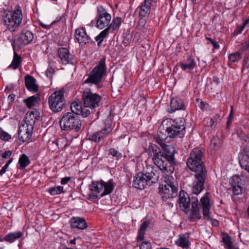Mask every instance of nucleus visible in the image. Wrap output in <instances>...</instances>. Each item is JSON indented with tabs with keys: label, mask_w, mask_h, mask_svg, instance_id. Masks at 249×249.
<instances>
[{
	"label": "nucleus",
	"mask_w": 249,
	"mask_h": 249,
	"mask_svg": "<svg viewBox=\"0 0 249 249\" xmlns=\"http://www.w3.org/2000/svg\"><path fill=\"white\" fill-rule=\"evenodd\" d=\"M163 150L164 153L159 146L151 143L147 149L148 159H151L158 168H166L164 170L171 173L175 165V147L171 145H165Z\"/></svg>",
	"instance_id": "f257e3e1"
},
{
	"label": "nucleus",
	"mask_w": 249,
	"mask_h": 249,
	"mask_svg": "<svg viewBox=\"0 0 249 249\" xmlns=\"http://www.w3.org/2000/svg\"><path fill=\"white\" fill-rule=\"evenodd\" d=\"M144 172H140L136 175L133 178V186L138 189H144L151 182L156 183L160 180V172L155 167L151 166H146Z\"/></svg>",
	"instance_id": "f03ea898"
},
{
	"label": "nucleus",
	"mask_w": 249,
	"mask_h": 249,
	"mask_svg": "<svg viewBox=\"0 0 249 249\" xmlns=\"http://www.w3.org/2000/svg\"><path fill=\"white\" fill-rule=\"evenodd\" d=\"M185 120L183 118L175 120L167 119L162 122L167 137L175 138L183 137L185 133Z\"/></svg>",
	"instance_id": "7ed1b4c3"
},
{
	"label": "nucleus",
	"mask_w": 249,
	"mask_h": 249,
	"mask_svg": "<svg viewBox=\"0 0 249 249\" xmlns=\"http://www.w3.org/2000/svg\"><path fill=\"white\" fill-rule=\"evenodd\" d=\"M22 13L21 7L18 5L14 10L8 11L2 17V20L6 29L12 32L18 30L22 20Z\"/></svg>",
	"instance_id": "20e7f679"
},
{
	"label": "nucleus",
	"mask_w": 249,
	"mask_h": 249,
	"mask_svg": "<svg viewBox=\"0 0 249 249\" xmlns=\"http://www.w3.org/2000/svg\"><path fill=\"white\" fill-rule=\"evenodd\" d=\"M36 120L34 112L27 114L25 120L21 122L18 130V139L20 141L29 142L31 141Z\"/></svg>",
	"instance_id": "39448f33"
},
{
	"label": "nucleus",
	"mask_w": 249,
	"mask_h": 249,
	"mask_svg": "<svg viewBox=\"0 0 249 249\" xmlns=\"http://www.w3.org/2000/svg\"><path fill=\"white\" fill-rule=\"evenodd\" d=\"M204 151L199 148L193 149L190 157L186 161L188 168L195 173L207 172L205 165L202 161Z\"/></svg>",
	"instance_id": "423d86ee"
},
{
	"label": "nucleus",
	"mask_w": 249,
	"mask_h": 249,
	"mask_svg": "<svg viewBox=\"0 0 249 249\" xmlns=\"http://www.w3.org/2000/svg\"><path fill=\"white\" fill-rule=\"evenodd\" d=\"M106 60V58L105 56L100 59L97 64L89 73L88 78L85 80L84 83L88 84L91 86L93 84L98 85L101 82L107 69Z\"/></svg>",
	"instance_id": "0eeeda50"
},
{
	"label": "nucleus",
	"mask_w": 249,
	"mask_h": 249,
	"mask_svg": "<svg viewBox=\"0 0 249 249\" xmlns=\"http://www.w3.org/2000/svg\"><path fill=\"white\" fill-rule=\"evenodd\" d=\"M82 123L79 117L73 113H64L60 121L62 130L65 131L74 130L78 131L81 127Z\"/></svg>",
	"instance_id": "6e6552de"
},
{
	"label": "nucleus",
	"mask_w": 249,
	"mask_h": 249,
	"mask_svg": "<svg viewBox=\"0 0 249 249\" xmlns=\"http://www.w3.org/2000/svg\"><path fill=\"white\" fill-rule=\"evenodd\" d=\"M65 89H61L54 91L48 99V103L51 110L54 112H60L66 105L64 97Z\"/></svg>",
	"instance_id": "1a4fd4ad"
},
{
	"label": "nucleus",
	"mask_w": 249,
	"mask_h": 249,
	"mask_svg": "<svg viewBox=\"0 0 249 249\" xmlns=\"http://www.w3.org/2000/svg\"><path fill=\"white\" fill-rule=\"evenodd\" d=\"M82 99L84 107L93 109L99 106L101 100V96L93 93L90 89H86L82 93Z\"/></svg>",
	"instance_id": "9d476101"
},
{
	"label": "nucleus",
	"mask_w": 249,
	"mask_h": 249,
	"mask_svg": "<svg viewBox=\"0 0 249 249\" xmlns=\"http://www.w3.org/2000/svg\"><path fill=\"white\" fill-rule=\"evenodd\" d=\"M111 16L102 6L99 5L97 8V15L95 18L96 27L100 29L107 28L111 20Z\"/></svg>",
	"instance_id": "9b49d317"
},
{
	"label": "nucleus",
	"mask_w": 249,
	"mask_h": 249,
	"mask_svg": "<svg viewBox=\"0 0 249 249\" xmlns=\"http://www.w3.org/2000/svg\"><path fill=\"white\" fill-rule=\"evenodd\" d=\"M165 168H158L159 170H157L158 171L160 172V173L162 174L161 176H160V179L165 183V184H164V186H166L173 190L178 191V182L177 180L171 176L175 170L174 167H173V169L171 173L164 170Z\"/></svg>",
	"instance_id": "f8f14e48"
},
{
	"label": "nucleus",
	"mask_w": 249,
	"mask_h": 249,
	"mask_svg": "<svg viewBox=\"0 0 249 249\" xmlns=\"http://www.w3.org/2000/svg\"><path fill=\"white\" fill-rule=\"evenodd\" d=\"M207 175V172L195 173V179L191 185V191L193 194L197 196L204 189Z\"/></svg>",
	"instance_id": "ddd939ff"
},
{
	"label": "nucleus",
	"mask_w": 249,
	"mask_h": 249,
	"mask_svg": "<svg viewBox=\"0 0 249 249\" xmlns=\"http://www.w3.org/2000/svg\"><path fill=\"white\" fill-rule=\"evenodd\" d=\"M112 130L111 124L108 122L105 123V127L99 131L88 135L89 140L98 142L104 139Z\"/></svg>",
	"instance_id": "4468645a"
},
{
	"label": "nucleus",
	"mask_w": 249,
	"mask_h": 249,
	"mask_svg": "<svg viewBox=\"0 0 249 249\" xmlns=\"http://www.w3.org/2000/svg\"><path fill=\"white\" fill-rule=\"evenodd\" d=\"M57 55L62 65H74V56L70 53L67 48L63 47L59 48L57 51Z\"/></svg>",
	"instance_id": "2eb2a0df"
},
{
	"label": "nucleus",
	"mask_w": 249,
	"mask_h": 249,
	"mask_svg": "<svg viewBox=\"0 0 249 249\" xmlns=\"http://www.w3.org/2000/svg\"><path fill=\"white\" fill-rule=\"evenodd\" d=\"M178 203L181 210L187 213L191 204V198L185 191L181 190L179 192Z\"/></svg>",
	"instance_id": "dca6fc26"
},
{
	"label": "nucleus",
	"mask_w": 249,
	"mask_h": 249,
	"mask_svg": "<svg viewBox=\"0 0 249 249\" xmlns=\"http://www.w3.org/2000/svg\"><path fill=\"white\" fill-rule=\"evenodd\" d=\"M178 191L171 189L170 188L161 185L159 187V194L163 201L176 197L178 195Z\"/></svg>",
	"instance_id": "f3484780"
},
{
	"label": "nucleus",
	"mask_w": 249,
	"mask_h": 249,
	"mask_svg": "<svg viewBox=\"0 0 249 249\" xmlns=\"http://www.w3.org/2000/svg\"><path fill=\"white\" fill-rule=\"evenodd\" d=\"M153 2V0H144L137 8L139 10V16L140 18H147L149 16L151 9V6Z\"/></svg>",
	"instance_id": "a211bd4d"
},
{
	"label": "nucleus",
	"mask_w": 249,
	"mask_h": 249,
	"mask_svg": "<svg viewBox=\"0 0 249 249\" xmlns=\"http://www.w3.org/2000/svg\"><path fill=\"white\" fill-rule=\"evenodd\" d=\"M230 183L232 187V190L234 195H239L242 193V182L239 176H233L230 179Z\"/></svg>",
	"instance_id": "6ab92c4d"
},
{
	"label": "nucleus",
	"mask_w": 249,
	"mask_h": 249,
	"mask_svg": "<svg viewBox=\"0 0 249 249\" xmlns=\"http://www.w3.org/2000/svg\"><path fill=\"white\" fill-rule=\"evenodd\" d=\"M241 167L249 173V147H245L239 156Z\"/></svg>",
	"instance_id": "aec40b11"
},
{
	"label": "nucleus",
	"mask_w": 249,
	"mask_h": 249,
	"mask_svg": "<svg viewBox=\"0 0 249 249\" xmlns=\"http://www.w3.org/2000/svg\"><path fill=\"white\" fill-rule=\"evenodd\" d=\"M74 36L77 42L81 45L89 43L90 38L87 35L85 28H78L74 32Z\"/></svg>",
	"instance_id": "412c9836"
},
{
	"label": "nucleus",
	"mask_w": 249,
	"mask_h": 249,
	"mask_svg": "<svg viewBox=\"0 0 249 249\" xmlns=\"http://www.w3.org/2000/svg\"><path fill=\"white\" fill-rule=\"evenodd\" d=\"M175 244L183 249H189L191 244L190 240V233H185L179 234L178 239L175 241Z\"/></svg>",
	"instance_id": "4be33fe9"
},
{
	"label": "nucleus",
	"mask_w": 249,
	"mask_h": 249,
	"mask_svg": "<svg viewBox=\"0 0 249 249\" xmlns=\"http://www.w3.org/2000/svg\"><path fill=\"white\" fill-rule=\"evenodd\" d=\"M185 107L184 102L182 99L178 97L174 98L171 99L170 107L168 108V112L173 113L178 110H184Z\"/></svg>",
	"instance_id": "5701e85b"
},
{
	"label": "nucleus",
	"mask_w": 249,
	"mask_h": 249,
	"mask_svg": "<svg viewBox=\"0 0 249 249\" xmlns=\"http://www.w3.org/2000/svg\"><path fill=\"white\" fill-rule=\"evenodd\" d=\"M179 65L181 69L187 72H190L196 66V62L192 57H189L183 62H180Z\"/></svg>",
	"instance_id": "b1692460"
},
{
	"label": "nucleus",
	"mask_w": 249,
	"mask_h": 249,
	"mask_svg": "<svg viewBox=\"0 0 249 249\" xmlns=\"http://www.w3.org/2000/svg\"><path fill=\"white\" fill-rule=\"evenodd\" d=\"M34 38L33 33L30 31L23 32L20 37L18 39L17 43H20V46H24L29 44Z\"/></svg>",
	"instance_id": "393cba45"
},
{
	"label": "nucleus",
	"mask_w": 249,
	"mask_h": 249,
	"mask_svg": "<svg viewBox=\"0 0 249 249\" xmlns=\"http://www.w3.org/2000/svg\"><path fill=\"white\" fill-rule=\"evenodd\" d=\"M200 204L203 209V215L207 219L209 218V213L211 205L210 200L208 196V193H206L200 199Z\"/></svg>",
	"instance_id": "a878e982"
},
{
	"label": "nucleus",
	"mask_w": 249,
	"mask_h": 249,
	"mask_svg": "<svg viewBox=\"0 0 249 249\" xmlns=\"http://www.w3.org/2000/svg\"><path fill=\"white\" fill-rule=\"evenodd\" d=\"M25 84L27 89L34 92H36L38 90V86L36 84V79L32 76L27 75L25 76Z\"/></svg>",
	"instance_id": "bb28decb"
},
{
	"label": "nucleus",
	"mask_w": 249,
	"mask_h": 249,
	"mask_svg": "<svg viewBox=\"0 0 249 249\" xmlns=\"http://www.w3.org/2000/svg\"><path fill=\"white\" fill-rule=\"evenodd\" d=\"M70 226L72 229L77 228L80 230H84L87 227V225L84 218L73 217L70 220Z\"/></svg>",
	"instance_id": "cd10ccee"
},
{
	"label": "nucleus",
	"mask_w": 249,
	"mask_h": 249,
	"mask_svg": "<svg viewBox=\"0 0 249 249\" xmlns=\"http://www.w3.org/2000/svg\"><path fill=\"white\" fill-rule=\"evenodd\" d=\"M103 192L101 194V197L110 194L113 191L115 184L113 180L110 179L106 182L103 180Z\"/></svg>",
	"instance_id": "c85d7f7f"
},
{
	"label": "nucleus",
	"mask_w": 249,
	"mask_h": 249,
	"mask_svg": "<svg viewBox=\"0 0 249 249\" xmlns=\"http://www.w3.org/2000/svg\"><path fill=\"white\" fill-rule=\"evenodd\" d=\"M150 224V221L149 220L142 221V223L138 230V235L137 237L138 242L141 241L143 240L145 232Z\"/></svg>",
	"instance_id": "c756f323"
},
{
	"label": "nucleus",
	"mask_w": 249,
	"mask_h": 249,
	"mask_svg": "<svg viewBox=\"0 0 249 249\" xmlns=\"http://www.w3.org/2000/svg\"><path fill=\"white\" fill-rule=\"evenodd\" d=\"M123 21V20L121 17H113L111 22H110V24L106 28L108 29L109 31L111 30V32L113 33L120 28Z\"/></svg>",
	"instance_id": "7c9ffc66"
},
{
	"label": "nucleus",
	"mask_w": 249,
	"mask_h": 249,
	"mask_svg": "<svg viewBox=\"0 0 249 249\" xmlns=\"http://www.w3.org/2000/svg\"><path fill=\"white\" fill-rule=\"evenodd\" d=\"M103 180L98 181H92L91 184L89 185V189L91 192L100 193L103 190Z\"/></svg>",
	"instance_id": "2f4dec72"
},
{
	"label": "nucleus",
	"mask_w": 249,
	"mask_h": 249,
	"mask_svg": "<svg viewBox=\"0 0 249 249\" xmlns=\"http://www.w3.org/2000/svg\"><path fill=\"white\" fill-rule=\"evenodd\" d=\"M219 117L218 115H215L213 118H205L203 121V125L213 129L216 127L217 119Z\"/></svg>",
	"instance_id": "473e14b6"
},
{
	"label": "nucleus",
	"mask_w": 249,
	"mask_h": 249,
	"mask_svg": "<svg viewBox=\"0 0 249 249\" xmlns=\"http://www.w3.org/2000/svg\"><path fill=\"white\" fill-rule=\"evenodd\" d=\"M39 98L38 96L33 95L23 100V103L28 108H32L38 104Z\"/></svg>",
	"instance_id": "72a5a7b5"
},
{
	"label": "nucleus",
	"mask_w": 249,
	"mask_h": 249,
	"mask_svg": "<svg viewBox=\"0 0 249 249\" xmlns=\"http://www.w3.org/2000/svg\"><path fill=\"white\" fill-rule=\"evenodd\" d=\"M22 235V233L19 231L10 232L4 236V240L9 243H13L20 238Z\"/></svg>",
	"instance_id": "f704fd0d"
},
{
	"label": "nucleus",
	"mask_w": 249,
	"mask_h": 249,
	"mask_svg": "<svg viewBox=\"0 0 249 249\" xmlns=\"http://www.w3.org/2000/svg\"><path fill=\"white\" fill-rule=\"evenodd\" d=\"M146 22V20L144 18H140L138 24L136 27V30L138 33L142 34H146L147 29L145 26Z\"/></svg>",
	"instance_id": "c9c22d12"
},
{
	"label": "nucleus",
	"mask_w": 249,
	"mask_h": 249,
	"mask_svg": "<svg viewBox=\"0 0 249 249\" xmlns=\"http://www.w3.org/2000/svg\"><path fill=\"white\" fill-rule=\"evenodd\" d=\"M30 163L28 157L25 154H23L20 157L18 163L19 165V168L20 170L25 169Z\"/></svg>",
	"instance_id": "e433bc0d"
},
{
	"label": "nucleus",
	"mask_w": 249,
	"mask_h": 249,
	"mask_svg": "<svg viewBox=\"0 0 249 249\" xmlns=\"http://www.w3.org/2000/svg\"><path fill=\"white\" fill-rule=\"evenodd\" d=\"M189 216L192 221H197L201 218V215L198 206L196 207H191Z\"/></svg>",
	"instance_id": "4c0bfd02"
},
{
	"label": "nucleus",
	"mask_w": 249,
	"mask_h": 249,
	"mask_svg": "<svg viewBox=\"0 0 249 249\" xmlns=\"http://www.w3.org/2000/svg\"><path fill=\"white\" fill-rule=\"evenodd\" d=\"M21 61V58L16 52H14V58L13 60L9 65V68H12L14 70L17 69L20 65Z\"/></svg>",
	"instance_id": "58836bf2"
},
{
	"label": "nucleus",
	"mask_w": 249,
	"mask_h": 249,
	"mask_svg": "<svg viewBox=\"0 0 249 249\" xmlns=\"http://www.w3.org/2000/svg\"><path fill=\"white\" fill-rule=\"evenodd\" d=\"M82 108L80 103L74 101L71 105V113H73L78 116V115H80V113L82 112Z\"/></svg>",
	"instance_id": "ea45409f"
},
{
	"label": "nucleus",
	"mask_w": 249,
	"mask_h": 249,
	"mask_svg": "<svg viewBox=\"0 0 249 249\" xmlns=\"http://www.w3.org/2000/svg\"><path fill=\"white\" fill-rule=\"evenodd\" d=\"M109 31L106 28L103 30L95 38V39L97 41L98 46H100L104 39L108 35Z\"/></svg>",
	"instance_id": "a19ab883"
},
{
	"label": "nucleus",
	"mask_w": 249,
	"mask_h": 249,
	"mask_svg": "<svg viewBox=\"0 0 249 249\" xmlns=\"http://www.w3.org/2000/svg\"><path fill=\"white\" fill-rule=\"evenodd\" d=\"M242 54L240 52L237 51L232 53H230L228 56V59L230 62L235 63L239 62L242 58Z\"/></svg>",
	"instance_id": "79ce46f5"
},
{
	"label": "nucleus",
	"mask_w": 249,
	"mask_h": 249,
	"mask_svg": "<svg viewBox=\"0 0 249 249\" xmlns=\"http://www.w3.org/2000/svg\"><path fill=\"white\" fill-rule=\"evenodd\" d=\"M222 242L226 249H230L232 246L231 238L228 234H225L223 236Z\"/></svg>",
	"instance_id": "37998d69"
},
{
	"label": "nucleus",
	"mask_w": 249,
	"mask_h": 249,
	"mask_svg": "<svg viewBox=\"0 0 249 249\" xmlns=\"http://www.w3.org/2000/svg\"><path fill=\"white\" fill-rule=\"evenodd\" d=\"M108 155H111L116 160H119L122 157V154L115 148H111L108 150Z\"/></svg>",
	"instance_id": "c03bdc74"
},
{
	"label": "nucleus",
	"mask_w": 249,
	"mask_h": 249,
	"mask_svg": "<svg viewBox=\"0 0 249 249\" xmlns=\"http://www.w3.org/2000/svg\"><path fill=\"white\" fill-rule=\"evenodd\" d=\"M63 187L58 186L56 187H51L49 189V193L53 196L57 195L63 192Z\"/></svg>",
	"instance_id": "a18cd8bd"
},
{
	"label": "nucleus",
	"mask_w": 249,
	"mask_h": 249,
	"mask_svg": "<svg viewBox=\"0 0 249 249\" xmlns=\"http://www.w3.org/2000/svg\"><path fill=\"white\" fill-rule=\"evenodd\" d=\"M239 52H240L242 54L243 53L246 51L249 48V38L242 42L239 45Z\"/></svg>",
	"instance_id": "49530a36"
},
{
	"label": "nucleus",
	"mask_w": 249,
	"mask_h": 249,
	"mask_svg": "<svg viewBox=\"0 0 249 249\" xmlns=\"http://www.w3.org/2000/svg\"><path fill=\"white\" fill-rule=\"evenodd\" d=\"M211 146L215 150L219 148L220 146V141L218 138H213L211 140Z\"/></svg>",
	"instance_id": "de8ad7c7"
},
{
	"label": "nucleus",
	"mask_w": 249,
	"mask_h": 249,
	"mask_svg": "<svg viewBox=\"0 0 249 249\" xmlns=\"http://www.w3.org/2000/svg\"><path fill=\"white\" fill-rule=\"evenodd\" d=\"M0 139L3 141H8L11 139V136L7 132L1 130L0 131Z\"/></svg>",
	"instance_id": "09e8293b"
},
{
	"label": "nucleus",
	"mask_w": 249,
	"mask_h": 249,
	"mask_svg": "<svg viewBox=\"0 0 249 249\" xmlns=\"http://www.w3.org/2000/svg\"><path fill=\"white\" fill-rule=\"evenodd\" d=\"M249 68V53L245 54L243 61V69Z\"/></svg>",
	"instance_id": "8fccbe9b"
},
{
	"label": "nucleus",
	"mask_w": 249,
	"mask_h": 249,
	"mask_svg": "<svg viewBox=\"0 0 249 249\" xmlns=\"http://www.w3.org/2000/svg\"><path fill=\"white\" fill-rule=\"evenodd\" d=\"M140 249H152L151 243L148 241H143L139 245Z\"/></svg>",
	"instance_id": "3c124183"
},
{
	"label": "nucleus",
	"mask_w": 249,
	"mask_h": 249,
	"mask_svg": "<svg viewBox=\"0 0 249 249\" xmlns=\"http://www.w3.org/2000/svg\"><path fill=\"white\" fill-rule=\"evenodd\" d=\"M54 72L55 71L54 69L52 67L49 66L45 71L46 75L49 78H52Z\"/></svg>",
	"instance_id": "603ef678"
},
{
	"label": "nucleus",
	"mask_w": 249,
	"mask_h": 249,
	"mask_svg": "<svg viewBox=\"0 0 249 249\" xmlns=\"http://www.w3.org/2000/svg\"><path fill=\"white\" fill-rule=\"evenodd\" d=\"M13 159L12 158L10 159L7 163L2 167V169L0 170V176H2L6 171L7 168H8L9 164L12 162Z\"/></svg>",
	"instance_id": "864d4df0"
},
{
	"label": "nucleus",
	"mask_w": 249,
	"mask_h": 249,
	"mask_svg": "<svg viewBox=\"0 0 249 249\" xmlns=\"http://www.w3.org/2000/svg\"><path fill=\"white\" fill-rule=\"evenodd\" d=\"M198 106L202 110H208L209 109V105L204 101H201Z\"/></svg>",
	"instance_id": "5fc2aeb1"
},
{
	"label": "nucleus",
	"mask_w": 249,
	"mask_h": 249,
	"mask_svg": "<svg viewBox=\"0 0 249 249\" xmlns=\"http://www.w3.org/2000/svg\"><path fill=\"white\" fill-rule=\"evenodd\" d=\"M191 198V207H196L198 206V199L196 196H192Z\"/></svg>",
	"instance_id": "6e6d98bb"
},
{
	"label": "nucleus",
	"mask_w": 249,
	"mask_h": 249,
	"mask_svg": "<svg viewBox=\"0 0 249 249\" xmlns=\"http://www.w3.org/2000/svg\"><path fill=\"white\" fill-rule=\"evenodd\" d=\"M98 193L95 192H90L88 195V198L90 200H95L98 198Z\"/></svg>",
	"instance_id": "4d7b16f0"
},
{
	"label": "nucleus",
	"mask_w": 249,
	"mask_h": 249,
	"mask_svg": "<svg viewBox=\"0 0 249 249\" xmlns=\"http://www.w3.org/2000/svg\"><path fill=\"white\" fill-rule=\"evenodd\" d=\"M12 153V151L11 150L6 151L1 154V157L4 159H8L11 157Z\"/></svg>",
	"instance_id": "13d9d810"
},
{
	"label": "nucleus",
	"mask_w": 249,
	"mask_h": 249,
	"mask_svg": "<svg viewBox=\"0 0 249 249\" xmlns=\"http://www.w3.org/2000/svg\"><path fill=\"white\" fill-rule=\"evenodd\" d=\"M163 135H161V133H160V134H158V137L160 140V142H158L157 141V142L161 145L163 144V142L165 141L167 137H166L165 136H163Z\"/></svg>",
	"instance_id": "bf43d9fd"
},
{
	"label": "nucleus",
	"mask_w": 249,
	"mask_h": 249,
	"mask_svg": "<svg viewBox=\"0 0 249 249\" xmlns=\"http://www.w3.org/2000/svg\"><path fill=\"white\" fill-rule=\"evenodd\" d=\"M90 113V112L89 109H85L82 108V112L80 113L81 115L84 117H88Z\"/></svg>",
	"instance_id": "052dcab7"
},
{
	"label": "nucleus",
	"mask_w": 249,
	"mask_h": 249,
	"mask_svg": "<svg viewBox=\"0 0 249 249\" xmlns=\"http://www.w3.org/2000/svg\"><path fill=\"white\" fill-rule=\"evenodd\" d=\"M71 179V178L70 177H67L62 178L61 180V183L62 185L67 184Z\"/></svg>",
	"instance_id": "680f3d73"
},
{
	"label": "nucleus",
	"mask_w": 249,
	"mask_h": 249,
	"mask_svg": "<svg viewBox=\"0 0 249 249\" xmlns=\"http://www.w3.org/2000/svg\"><path fill=\"white\" fill-rule=\"evenodd\" d=\"M39 25L41 26V27L42 28H43L44 29H47V30L50 29L52 26V25H51V24L50 25H48V24H44L42 22H40Z\"/></svg>",
	"instance_id": "e2e57ef3"
},
{
	"label": "nucleus",
	"mask_w": 249,
	"mask_h": 249,
	"mask_svg": "<svg viewBox=\"0 0 249 249\" xmlns=\"http://www.w3.org/2000/svg\"><path fill=\"white\" fill-rule=\"evenodd\" d=\"M245 28L242 26H238L236 29L235 30V32L236 34H241Z\"/></svg>",
	"instance_id": "0e129e2a"
},
{
	"label": "nucleus",
	"mask_w": 249,
	"mask_h": 249,
	"mask_svg": "<svg viewBox=\"0 0 249 249\" xmlns=\"http://www.w3.org/2000/svg\"><path fill=\"white\" fill-rule=\"evenodd\" d=\"M15 99V95L13 93L10 94L8 96V100L10 103H12L14 102Z\"/></svg>",
	"instance_id": "69168bd1"
},
{
	"label": "nucleus",
	"mask_w": 249,
	"mask_h": 249,
	"mask_svg": "<svg viewBox=\"0 0 249 249\" xmlns=\"http://www.w3.org/2000/svg\"><path fill=\"white\" fill-rule=\"evenodd\" d=\"M211 44H212L213 46L216 49H218L220 47V46L218 44V43L214 40L212 41Z\"/></svg>",
	"instance_id": "338daca9"
},
{
	"label": "nucleus",
	"mask_w": 249,
	"mask_h": 249,
	"mask_svg": "<svg viewBox=\"0 0 249 249\" xmlns=\"http://www.w3.org/2000/svg\"><path fill=\"white\" fill-rule=\"evenodd\" d=\"M231 122H232V121L231 120H228L227 121L226 128V129L228 131L230 130V126H231Z\"/></svg>",
	"instance_id": "774afa93"
}]
</instances>
